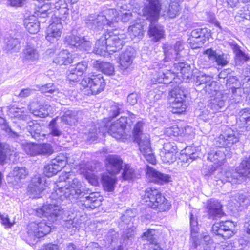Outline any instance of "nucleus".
Listing matches in <instances>:
<instances>
[{
    "instance_id": "nucleus-1",
    "label": "nucleus",
    "mask_w": 250,
    "mask_h": 250,
    "mask_svg": "<svg viewBox=\"0 0 250 250\" xmlns=\"http://www.w3.org/2000/svg\"><path fill=\"white\" fill-rule=\"evenodd\" d=\"M73 210L72 208L64 209L61 207L56 204H47L42 208H37L36 214L40 217H44L48 221L47 224L45 222H31L27 228V233L29 237L32 239L41 238L44 236L51 231V223L54 222L58 219H63L65 225L67 228H72L75 231L80 227L81 223L78 219L75 217Z\"/></svg>"
},
{
    "instance_id": "nucleus-2",
    "label": "nucleus",
    "mask_w": 250,
    "mask_h": 250,
    "mask_svg": "<svg viewBox=\"0 0 250 250\" xmlns=\"http://www.w3.org/2000/svg\"><path fill=\"white\" fill-rule=\"evenodd\" d=\"M71 172H62L59 176L56 187L51 193L50 198L58 203L69 199L70 200L83 197V205L87 208L93 209L100 206L101 200L99 199L98 193H89V190L85 191L82 183Z\"/></svg>"
},
{
    "instance_id": "nucleus-3",
    "label": "nucleus",
    "mask_w": 250,
    "mask_h": 250,
    "mask_svg": "<svg viewBox=\"0 0 250 250\" xmlns=\"http://www.w3.org/2000/svg\"><path fill=\"white\" fill-rule=\"evenodd\" d=\"M126 35L118 30L107 31L97 40L93 52L104 56L106 52H115L121 50L126 42Z\"/></svg>"
},
{
    "instance_id": "nucleus-4",
    "label": "nucleus",
    "mask_w": 250,
    "mask_h": 250,
    "mask_svg": "<svg viewBox=\"0 0 250 250\" xmlns=\"http://www.w3.org/2000/svg\"><path fill=\"white\" fill-rule=\"evenodd\" d=\"M148 4H146L143 9V14L146 16L151 21L148 35L151 40L154 42H159L164 38L165 30L164 27L158 24H155L159 16L160 3L159 0H147Z\"/></svg>"
},
{
    "instance_id": "nucleus-5",
    "label": "nucleus",
    "mask_w": 250,
    "mask_h": 250,
    "mask_svg": "<svg viewBox=\"0 0 250 250\" xmlns=\"http://www.w3.org/2000/svg\"><path fill=\"white\" fill-rule=\"evenodd\" d=\"M119 12L115 9H107L99 14H90L85 20L87 26L91 29H102L104 26H112L119 20ZM113 26H114L113 25Z\"/></svg>"
},
{
    "instance_id": "nucleus-6",
    "label": "nucleus",
    "mask_w": 250,
    "mask_h": 250,
    "mask_svg": "<svg viewBox=\"0 0 250 250\" xmlns=\"http://www.w3.org/2000/svg\"><path fill=\"white\" fill-rule=\"evenodd\" d=\"M144 125L143 121H138L135 125L133 130L134 141L139 146V150L145 159L149 163L154 164L156 163L155 157L150 145L149 137L142 133V128Z\"/></svg>"
},
{
    "instance_id": "nucleus-7",
    "label": "nucleus",
    "mask_w": 250,
    "mask_h": 250,
    "mask_svg": "<svg viewBox=\"0 0 250 250\" xmlns=\"http://www.w3.org/2000/svg\"><path fill=\"white\" fill-rule=\"evenodd\" d=\"M80 84L84 94L90 95L97 94L103 91L105 83L101 75H94V73H91L83 78Z\"/></svg>"
},
{
    "instance_id": "nucleus-8",
    "label": "nucleus",
    "mask_w": 250,
    "mask_h": 250,
    "mask_svg": "<svg viewBox=\"0 0 250 250\" xmlns=\"http://www.w3.org/2000/svg\"><path fill=\"white\" fill-rule=\"evenodd\" d=\"M147 205L152 208H157L160 211H165L170 209V203L162 195L158 189L153 188L146 189L144 195Z\"/></svg>"
},
{
    "instance_id": "nucleus-9",
    "label": "nucleus",
    "mask_w": 250,
    "mask_h": 250,
    "mask_svg": "<svg viewBox=\"0 0 250 250\" xmlns=\"http://www.w3.org/2000/svg\"><path fill=\"white\" fill-rule=\"evenodd\" d=\"M186 94V92L182 87L175 88L170 92L171 111L173 113L180 114L185 111L186 105L184 102Z\"/></svg>"
},
{
    "instance_id": "nucleus-10",
    "label": "nucleus",
    "mask_w": 250,
    "mask_h": 250,
    "mask_svg": "<svg viewBox=\"0 0 250 250\" xmlns=\"http://www.w3.org/2000/svg\"><path fill=\"white\" fill-rule=\"evenodd\" d=\"M74 161L69 157L60 153L51 161L50 164L44 166V173L47 177H52L64 167L67 163H73Z\"/></svg>"
},
{
    "instance_id": "nucleus-11",
    "label": "nucleus",
    "mask_w": 250,
    "mask_h": 250,
    "mask_svg": "<svg viewBox=\"0 0 250 250\" xmlns=\"http://www.w3.org/2000/svg\"><path fill=\"white\" fill-rule=\"evenodd\" d=\"M235 224L229 221L215 223L212 227V231L215 234L224 239H229L236 233L234 230Z\"/></svg>"
},
{
    "instance_id": "nucleus-12",
    "label": "nucleus",
    "mask_w": 250,
    "mask_h": 250,
    "mask_svg": "<svg viewBox=\"0 0 250 250\" xmlns=\"http://www.w3.org/2000/svg\"><path fill=\"white\" fill-rule=\"evenodd\" d=\"M190 225L191 229V236L195 248L198 245L207 244L210 241V237L207 232H203L200 235H197L199 228L196 217L192 213H190Z\"/></svg>"
},
{
    "instance_id": "nucleus-13",
    "label": "nucleus",
    "mask_w": 250,
    "mask_h": 250,
    "mask_svg": "<svg viewBox=\"0 0 250 250\" xmlns=\"http://www.w3.org/2000/svg\"><path fill=\"white\" fill-rule=\"evenodd\" d=\"M21 57L24 63L33 65L38 62L40 55L38 48L33 44L28 42L22 49Z\"/></svg>"
},
{
    "instance_id": "nucleus-14",
    "label": "nucleus",
    "mask_w": 250,
    "mask_h": 250,
    "mask_svg": "<svg viewBox=\"0 0 250 250\" xmlns=\"http://www.w3.org/2000/svg\"><path fill=\"white\" fill-rule=\"evenodd\" d=\"M194 82L197 86H201L205 92L208 94L219 89L217 82L208 75L200 74L196 77Z\"/></svg>"
},
{
    "instance_id": "nucleus-15",
    "label": "nucleus",
    "mask_w": 250,
    "mask_h": 250,
    "mask_svg": "<svg viewBox=\"0 0 250 250\" xmlns=\"http://www.w3.org/2000/svg\"><path fill=\"white\" fill-rule=\"evenodd\" d=\"M52 23L46 30L45 38L50 43H55L61 37L63 26L59 19L54 20L52 18Z\"/></svg>"
},
{
    "instance_id": "nucleus-16",
    "label": "nucleus",
    "mask_w": 250,
    "mask_h": 250,
    "mask_svg": "<svg viewBox=\"0 0 250 250\" xmlns=\"http://www.w3.org/2000/svg\"><path fill=\"white\" fill-rule=\"evenodd\" d=\"M46 179L39 175H36L28 186V193L33 198H39L45 188Z\"/></svg>"
},
{
    "instance_id": "nucleus-17",
    "label": "nucleus",
    "mask_w": 250,
    "mask_h": 250,
    "mask_svg": "<svg viewBox=\"0 0 250 250\" xmlns=\"http://www.w3.org/2000/svg\"><path fill=\"white\" fill-rule=\"evenodd\" d=\"M127 121L126 117H121L117 121L112 123L108 128V133L116 139H121L125 134V130Z\"/></svg>"
},
{
    "instance_id": "nucleus-18",
    "label": "nucleus",
    "mask_w": 250,
    "mask_h": 250,
    "mask_svg": "<svg viewBox=\"0 0 250 250\" xmlns=\"http://www.w3.org/2000/svg\"><path fill=\"white\" fill-rule=\"evenodd\" d=\"M238 141V133L231 129L228 128L223 134L219 136L217 141L219 143V146L226 148L231 147Z\"/></svg>"
},
{
    "instance_id": "nucleus-19",
    "label": "nucleus",
    "mask_w": 250,
    "mask_h": 250,
    "mask_svg": "<svg viewBox=\"0 0 250 250\" xmlns=\"http://www.w3.org/2000/svg\"><path fill=\"white\" fill-rule=\"evenodd\" d=\"M28 173V169L25 167H15L9 173L7 181L14 185H18L25 179Z\"/></svg>"
},
{
    "instance_id": "nucleus-20",
    "label": "nucleus",
    "mask_w": 250,
    "mask_h": 250,
    "mask_svg": "<svg viewBox=\"0 0 250 250\" xmlns=\"http://www.w3.org/2000/svg\"><path fill=\"white\" fill-rule=\"evenodd\" d=\"M204 54L208 60V64L207 66L210 67L213 66L215 63L222 66H225L228 63L227 57L223 54H218L216 51L212 49H208L204 52Z\"/></svg>"
},
{
    "instance_id": "nucleus-21",
    "label": "nucleus",
    "mask_w": 250,
    "mask_h": 250,
    "mask_svg": "<svg viewBox=\"0 0 250 250\" xmlns=\"http://www.w3.org/2000/svg\"><path fill=\"white\" fill-rule=\"evenodd\" d=\"M163 49L166 58L170 60H176L181 56V52L184 49V46L182 42H177L174 46L165 44Z\"/></svg>"
},
{
    "instance_id": "nucleus-22",
    "label": "nucleus",
    "mask_w": 250,
    "mask_h": 250,
    "mask_svg": "<svg viewBox=\"0 0 250 250\" xmlns=\"http://www.w3.org/2000/svg\"><path fill=\"white\" fill-rule=\"evenodd\" d=\"M54 6V15L55 17L54 20L59 19L60 21H64L69 16V10L68 5L65 0H57L54 3L52 4Z\"/></svg>"
},
{
    "instance_id": "nucleus-23",
    "label": "nucleus",
    "mask_w": 250,
    "mask_h": 250,
    "mask_svg": "<svg viewBox=\"0 0 250 250\" xmlns=\"http://www.w3.org/2000/svg\"><path fill=\"white\" fill-rule=\"evenodd\" d=\"M123 161L116 155H110L106 159L107 171L111 174H117L123 167Z\"/></svg>"
},
{
    "instance_id": "nucleus-24",
    "label": "nucleus",
    "mask_w": 250,
    "mask_h": 250,
    "mask_svg": "<svg viewBox=\"0 0 250 250\" xmlns=\"http://www.w3.org/2000/svg\"><path fill=\"white\" fill-rule=\"evenodd\" d=\"M211 94L212 95L210 96L208 107L212 110V113L220 111L221 109H223L225 105L222 94L221 92L218 91V89Z\"/></svg>"
},
{
    "instance_id": "nucleus-25",
    "label": "nucleus",
    "mask_w": 250,
    "mask_h": 250,
    "mask_svg": "<svg viewBox=\"0 0 250 250\" xmlns=\"http://www.w3.org/2000/svg\"><path fill=\"white\" fill-rule=\"evenodd\" d=\"M208 33L207 28H197L193 30L191 33V38L188 42L190 44L193 49L200 48L203 44L204 42L200 40L201 38L205 37L206 34Z\"/></svg>"
},
{
    "instance_id": "nucleus-26",
    "label": "nucleus",
    "mask_w": 250,
    "mask_h": 250,
    "mask_svg": "<svg viewBox=\"0 0 250 250\" xmlns=\"http://www.w3.org/2000/svg\"><path fill=\"white\" fill-rule=\"evenodd\" d=\"M28 108L33 114L41 118L48 116L51 109V107L49 105H41L37 101L31 102Z\"/></svg>"
},
{
    "instance_id": "nucleus-27",
    "label": "nucleus",
    "mask_w": 250,
    "mask_h": 250,
    "mask_svg": "<svg viewBox=\"0 0 250 250\" xmlns=\"http://www.w3.org/2000/svg\"><path fill=\"white\" fill-rule=\"evenodd\" d=\"M220 146V148L212 150L208 153V160L213 162L216 167L221 166L224 163L226 154V148Z\"/></svg>"
},
{
    "instance_id": "nucleus-28",
    "label": "nucleus",
    "mask_w": 250,
    "mask_h": 250,
    "mask_svg": "<svg viewBox=\"0 0 250 250\" xmlns=\"http://www.w3.org/2000/svg\"><path fill=\"white\" fill-rule=\"evenodd\" d=\"M146 174L151 178L152 182L161 185L172 181L171 177L169 175L162 173L149 167H147Z\"/></svg>"
},
{
    "instance_id": "nucleus-29",
    "label": "nucleus",
    "mask_w": 250,
    "mask_h": 250,
    "mask_svg": "<svg viewBox=\"0 0 250 250\" xmlns=\"http://www.w3.org/2000/svg\"><path fill=\"white\" fill-rule=\"evenodd\" d=\"M153 66V69L159 70V71H156L157 74H156V77H154L156 82L167 83L171 82V80L173 79V75L170 71L164 72L163 70H160L161 68L160 67V65L156 63H155Z\"/></svg>"
},
{
    "instance_id": "nucleus-30",
    "label": "nucleus",
    "mask_w": 250,
    "mask_h": 250,
    "mask_svg": "<svg viewBox=\"0 0 250 250\" xmlns=\"http://www.w3.org/2000/svg\"><path fill=\"white\" fill-rule=\"evenodd\" d=\"M222 205L218 201L211 199L208 203L207 209L210 218L220 217L223 213L221 209Z\"/></svg>"
},
{
    "instance_id": "nucleus-31",
    "label": "nucleus",
    "mask_w": 250,
    "mask_h": 250,
    "mask_svg": "<svg viewBox=\"0 0 250 250\" xmlns=\"http://www.w3.org/2000/svg\"><path fill=\"white\" fill-rule=\"evenodd\" d=\"M236 174L243 177V181L245 178H250V156L242 160L239 166L236 167Z\"/></svg>"
},
{
    "instance_id": "nucleus-32",
    "label": "nucleus",
    "mask_w": 250,
    "mask_h": 250,
    "mask_svg": "<svg viewBox=\"0 0 250 250\" xmlns=\"http://www.w3.org/2000/svg\"><path fill=\"white\" fill-rule=\"evenodd\" d=\"M134 57V52L131 48H128L123 53L120 58V66L122 69H127L132 64Z\"/></svg>"
},
{
    "instance_id": "nucleus-33",
    "label": "nucleus",
    "mask_w": 250,
    "mask_h": 250,
    "mask_svg": "<svg viewBox=\"0 0 250 250\" xmlns=\"http://www.w3.org/2000/svg\"><path fill=\"white\" fill-rule=\"evenodd\" d=\"M39 88L42 93L45 94L47 96H51L52 95V97L56 100H58V97L61 98L63 96L62 93L60 92L52 83L42 85L39 86Z\"/></svg>"
},
{
    "instance_id": "nucleus-34",
    "label": "nucleus",
    "mask_w": 250,
    "mask_h": 250,
    "mask_svg": "<svg viewBox=\"0 0 250 250\" xmlns=\"http://www.w3.org/2000/svg\"><path fill=\"white\" fill-rule=\"evenodd\" d=\"M156 233L155 229H148L143 233L142 238L148 241L150 244L153 245L152 250H163L158 244Z\"/></svg>"
},
{
    "instance_id": "nucleus-35",
    "label": "nucleus",
    "mask_w": 250,
    "mask_h": 250,
    "mask_svg": "<svg viewBox=\"0 0 250 250\" xmlns=\"http://www.w3.org/2000/svg\"><path fill=\"white\" fill-rule=\"evenodd\" d=\"M24 25L31 34H36L39 31V21L35 16L32 15L25 18Z\"/></svg>"
},
{
    "instance_id": "nucleus-36",
    "label": "nucleus",
    "mask_w": 250,
    "mask_h": 250,
    "mask_svg": "<svg viewBox=\"0 0 250 250\" xmlns=\"http://www.w3.org/2000/svg\"><path fill=\"white\" fill-rule=\"evenodd\" d=\"M143 25L140 23H136L128 28V33L130 37L136 39V41L142 39L144 36Z\"/></svg>"
},
{
    "instance_id": "nucleus-37",
    "label": "nucleus",
    "mask_w": 250,
    "mask_h": 250,
    "mask_svg": "<svg viewBox=\"0 0 250 250\" xmlns=\"http://www.w3.org/2000/svg\"><path fill=\"white\" fill-rule=\"evenodd\" d=\"M79 114L80 113L77 111L67 110L61 117V120L65 124L71 126L74 125L80 120V117H78Z\"/></svg>"
},
{
    "instance_id": "nucleus-38",
    "label": "nucleus",
    "mask_w": 250,
    "mask_h": 250,
    "mask_svg": "<svg viewBox=\"0 0 250 250\" xmlns=\"http://www.w3.org/2000/svg\"><path fill=\"white\" fill-rule=\"evenodd\" d=\"M27 129L33 138L36 140L40 139L41 136H45L44 133H42V127L35 121H29L27 123Z\"/></svg>"
},
{
    "instance_id": "nucleus-39",
    "label": "nucleus",
    "mask_w": 250,
    "mask_h": 250,
    "mask_svg": "<svg viewBox=\"0 0 250 250\" xmlns=\"http://www.w3.org/2000/svg\"><path fill=\"white\" fill-rule=\"evenodd\" d=\"M72 62V55L66 50L61 51L54 59V62L59 65H68Z\"/></svg>"
},
{
    "instance_id": "nucleus-40",
    "label": "nucleus",
    "mask_w": 250,
    "mask_h": 250,
    "mask_svg": "<svg viewBox=\"0 0 250 250\" xmlns=\"http://www.w3.org/2000/svg\"><path fill=\"white\" fill-rule=\"evenodd\" d=\"M118 238V233L113 229L110 230L106 235L105 240L108 247L112 250H115L116 247H118L117 250H119Z\"/></svg>"
},
{
    "instance_id": "nucleus-41",
    "label": "nucleus",
    "mask_w": 250,
    "mask_h": 250,
    "mask_svg": "<svg viewBox=\"0 0 250 250\" xmlns=\"http://www.w3.org/2000/svg\"><path fill=\"white\" fill-rule=\"evenodd\" d=\"M218 178L220 179L222 182H228L231 183L232 184H239L243 182V177L236 174V169L234 173L232 174L230 171H227L225 173L223 177L219 176Z\"/></svg>"
},
{
    "instance_id": "nucleus-42",
    "label": "nucleus",
    "mask_w": 250,
    "mask_h": 250,
    "mask_svg": "<svg viewBox=\"0 0 250 250\" xmlns=\"http://www.w3.org/2000/svg\"><path fill=\"white\" fill-rule=\"evenodd\" d=\"M102 181L104 190L107 191L114 190L115 185L116 183L115 177H111L107 174H104L102 176Z\"/></svg>"
},
{
    "instance_id": "nucleus-43",
    "label": "nucleus",
    "mask_w": 250,
    "mask_h": 250,
    "mask_svg": "<svg viewBox=\"0 0 250 250\" xmlns=\"http://www.w3.org/2000/svg\"><path fill=\"white\" fill-rule=\"evenodd\" d=\"M177 70H180V76H181L183 80H188L192 75V70L190 66L188 64L180 63L176 64Z\"/></svg>"
},
{
    "instance_id": "nucleus-44",
    "label": "nucleus",
    "mask_w": 250,
    "mask_h": 250,
    "mask_svg": "<svg viewBox=\"0 0 250 250\" xmlns=\"http://www.w3.org/2000/svg\"><path fill=\"white\" fill-rule=\"evenodd\" d=\"M6 49L10 53H15L18 52L20 48V42L17 38L10 37L6 40Z\"/></svg>"
},
{
    "instance_id": "nucleus-45",
    "label": "nucleus",
    "mask_w": 250,
    "mask_h": 250,
    "mask_svg": "<svg viewBox=\"0 0 250 250\" xmlns=\"http://www.w3.org/2000/svg\"><path fill=\"white\" fill-rule=\"evenodd\" d=\"M233 51L235 54V62L238 65H241L250 59V57L242 51L237 45L233 47Z\"/></svg>"
},
{
    "instance_id": "nucleus-46",
    "label": "nucleus",
    "mask_w": 250,
    "mask_h": 250,
    "mask_svg": "<svg viewBox=\"0 0 250 250\" xmlns=\"http://www.w3.org/2000/svg\"><path fill=\"white\" fill-rule=\"evenodd\" d=\"M22 148L25 153L30 156L39 155L38 144L26 143L22 144Z\"/></svg>"
},
{
    "instance_id": "nucleus-47",
    "label": "nucleus",
    "mask_w": 250,
    "mask_h": 250,
    "mask_svg": "<svg viewBox=\"0 0 250 250\" xmlns=\"http://www.w3.org/2000/svg\"><path fill=\"white\" fill-rule=\"evenodd\" d=\"M26 109L22 108H11L9 112L13 115V117L24 121L28 120L30 119V116L25 113Z\"/></svg>"
},
{
    "instance_id": "nucleus-48",
    "label": "nucleus",
    "mask_w": 250,
    "mask_h": 250,
    "mask_svg": "<svg viewBox=\"0 0 250 250\" xmlns=\"http://www.w3.org/2000/svg\"><path fill=\"white\" fill-rule=\"evenodd\" d=\"M96 65H98V68L104 74L110 76L114 73V67L111 63L98 61H96Z\"/></svg>"
},
{
    "instance_id": "nucleus-49",
    "label": "nucleus",
    "mask_w": 250,
    "mask_h": 250,
    "mask_svg": "<svg viewBox=\"0 0 250 250\" xmlns=\"http://www.w3.org/2000/svg\"><path fill=\"white\" fill-rule=\"evenodd\" d=\"M83 37H80L73 34L67 36L65 38V41L70 46L79 48L81 46Z\"/></svg>"
},
{
    "instance_id": "nucleus-50",
    "label": "nucleus",
    "mask_w": 250,
    "mask_h": 250,
    "mask_svg": "<svg viewBox=\"0 0 250 250\" xmlns=\"http://www.w3.org/2000/svg\"><path fill=\"white\" fill-rule=\"evenodd\" d=\"M245 228L246 230L239 239V242L243 244L245 243L246 238H249L250 236V212L247 213L245 219Z\"/></svg>"
},
{
    "instance_id": "nucleus-51",
    "label": "nucleus",
    "mask_w": 250,
    "mask_h": 250,
    "mask_svg": "<svg viewBox=\"0 0 250 250\" xmlns=\"http://www.w3.org/2000/svg\"><path fill=\"white\" fill-rule=\"evenodd\" d=\"M52 4L46 3L43 4L39 10L37 11L36 14L40 17L45 18L48 17L52 13L54 12L52 10Z\"/></svg>"
},
{
    "instance_id": "nucleus-52",
    "label": "nucleus",
    "mask_w": 250,
    "mask_h": 250,
    "mask_svg": "<svg viewBox=\"0 0 250 250\" xmlns=\"http://www.w3.org/2000/svg\"><path fill=\"white\" fill-rule=\"evenodd\" d=\"M180 9L178 0H170L167 14L170 18H175Z\"/></svg>"
},
{
    "instance_id": "nucleus-53",
    "label": "nucleus",
    "mask_w": 250,
    "mask_h": 250,
    "mask_svg": "<svg viewBox=\"0 0 250 250\" xmlns=\"http://www.w3.org/2000/svg\"><path fill=\"white\" fill-rule=\"evenodd\" d=\"M58 118L52 120L48 125L49 129V134L56 137L60 136L62 134V131L59 129L56 121Z\"/></svg>"
},
{
    "instance_id": "nucleus-54",
    "label": "nucleus",
    "mask_w": 250,
    "mask_h": 250,
    "mask_svg": "<svg viewBox=\"0 0 250 250\" xmlns=\"http://www.w3.org/2000/svg\"><path fill=\"white\" fill-rule=\"evenodd\" d=\"M160 156L163 163L170 164L173 163L176 160V153L160 151Z\"/></svg>"
},
{
    "instance_id": "nucleus-55",
    "label": "nucleus",
    "mask_w": 250,
    "mask_h": 250,
    "mask_svg": "<svg viewBox=\"0 0 250 250\" xmlns=\"http://www.w3.org/2000/svg\"><path fill=\"white\" fill-rule=\"evenodd\" d=\"M122 175L124 180H130L135 177V171L129 165H125Z\"/></svg>"
},
{
    "instance_id": "nucleus-56",
    "label": "nucleus",
    "mask_w": 250,
    "mask_h": 250,
    "mask_svg": "<svg viewBox=\"0 0 250 250\" xmlns=\"http://www.w3.org/2000/svg\"><path fill=\"white\" fill-rule=\"evenodd\" d=\"M39 155H50L53 152V150L50 144H38Z\"/></svg>"
},
{
    "instance_id": "nucleus-57",
    "label": "nucleus",
    "mask_w": 250,
    "mask_h": 250,
    "mask_svg": "<svg viewBox=\"0 0 250 250\" xmlns=\"http://www.w3.org/2000/svg\"><path fill=\"white\" fill-rule=\"evenodd\" d=\"M165 133L166 135L170 137H177L180 135L181 130L177 125H175L166 128L165 131Z\"/></svg>"
},
{
    "instance_id": "nucleus-58",
    "label": "nucleus",
    "mask_w": 250,
    "mask_h": 250,
    "mask_svg": "<svg viewBox=\"0 0 250 250\" xmlns=\"http://www.w3.org/2000/svg\"><path fill=\"white\" fill-rule=\"evenodd\" d=\"M82 76L81 75L78 74V72L74 68L73 66H71L67 72V79L72 82H75L79 80L80 77Z\"/></svg>"
},
{
    "instance_id": "nucleus-59",
    "label": "nucleus",
    "mask_w": 250,
    "mask_h": 250,
    "mask_svg": "<svg viewBox=\"0 0 250 250\" xmlns=\"http://www.w3.org/2000/svg\"><path fill=\"white\" fill-rule=\"evenodd\" d=\"M177 147L175 143L167 142L164 144L163 147L160 151H167L170 153L173 152V153L176 154L177 152Z\"/></svg>"
},
{
    "instance_id": "nucleus-60",
    "label": "nucleus",
    "mask_w": 250,
    "mask_h": 250,
    "mask_svg": "<svg viewBox=\"0 0 250 250\" xmlns=\"http://www.w3.org/2000/svg\"><path fill=\"white\" fill-rule=\"evenodd\" d=\"M72 66L78 72V74L82 76L87 68V63L85 61H82Z\"/></svg>"
},
{
    "instance_id": "nucleus-61",
    "label": "nucleus",
    "mask_w": 250,
    "mask_h": 250,
    "mask_svg": "<svg viewBox=\"0 0 250 250\" xmlns=\"http://www.w3.org/2000/svg\"><path fill=\"white\" fill-rule=\"evenodd\" d=\"M235 200L240 206H247L250 203V200L243 194H237L235 195Z\"/></svg>"
},
{
    "instance_id": "nucleus-62",
    "label": "nucleus",
    "mask_w": 250,
    "mask_h": 250,
    "mask_svg": "<svg viewBox=\"0 0 250 250\" xmlns=\"http://www.w3.org/2000/svg\"><path fill=\"white\" fill-rule=\"evenodd\" d=\"M25 0H6V4L12 7L18 8L23 6Z\"/></svg>"
},
{
    "instance_id": "nucleus-63",
    "label": "nucleus",
    "mask_w": 250,
    "mask_h": 250,
    "mask_svg": "<svg viewBox=\"0 0 250 250\" xmlns=\"http://www.w3.org/2000/svg\"><path fill=\"white\" fill-rule=\"evenodd\" d=\"M0 218L1 223L6 228H11L14 224L15 221H11L7 214H1L0 213Z\"/></svg>"
},
{
    "instance_id": "nucleus-64",
    "label": "nucleus",
    "mask_w": 250,
    "mask_h": 250,
    "mask_svg": "<svg viewBox=\"0 0 250 250\" xmlns=\"http://www.w3.org/2000/svg\"><path fill=\"white\" fill-rule=\"evenodd\" d=\"M1 129L5 131V132L8 134V135H9L10 137L12 138H17L19 136L17 133L12 131V130L11 129L10 127H9V126L7 124H4L1 125Z\"/></svg>"
}]
</instances>
